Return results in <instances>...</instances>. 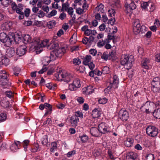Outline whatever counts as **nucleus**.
I'll return each instance as SVG.
<instances>
[{"mask_svg":"<svg viewBox=\"0 0 160 160\" xmlns=\"http://www.w3.org/2000/svg\"><path fill=\"white\" fill-rule=\"evenodd\" d=\"M65 52V49L64 47L59 48H58L56 49L53 50L50 52V60L48 61V62L55 60L57 58L61 57Z\"/></svg>","mask_w":160,"mask_h":160,"instance_id":"f257e3e1","label":"nucleus"},{"mask_svg":"<svg viewBox=\"0 0 160 160\" xmlns=\"http://www.w3.org/2000/svg\"><path fill=\"white\" fill-rule=\"evenodd\" d=\"M116 54V52L112 50L111 51L109 52V53H108L109 59H111L113 58H115Z\"/></svg>","mask_w":160,"mask_h":160,"instance_id":"37998d69","label":"nucleus"},{"mask_svg":"<svg viewBox=\"0 0 160 160\" xmlns=\"http://www.w3.org/2000/svg\"><path fill=\"white\" fill-rule=\"evenodd\" d=\"M69 8V4L67 2L65 3H63L62 4V8L61 9L62 12L64 11H67L68 9Z\"/></svg>","mask_w":160,"mask_h":160,"instance_id":"f704fd0d","label":"nucleus"},{"mask_svg":"<svg viewBox=\"0 0 160 160\" xmlns=\"http://www.w3.org/2000/svg\"><path fill=\"white\" fill-rule=\"evenodd\" d=\"M44 108L48 109L46 111V112L44 114V116L47 115L48 114H51V112L52 111V106L49 104L46 103L44 104Z\"/></svg>","mask_w":160,"mask_h":160,"instance_id":"412c9836","label":"nucleus"},{"mask_svg":"<svg viewBox=\"0 0 160 160\" xmlns=\"http://www.w3.org/2000/svg\"><path fill=\"white\" fill-rule=\"evenodd\" d=\"M20 146V142L19 141H15L14 143L12 144L10 147V149L12 151L15 152L17 151L18 149H19Z\"/></svg>","mask_w":160,"mask_h":160,"instance_id":"a211bd4d","label":"nucleus"},{"mask_svg":"<svg viewBox=\"0 0 160 160\" xmlns=\"http://www.w3.org/2000/svg\"><path fill=\"white\" fill-rule=\"evenodd\" d=\"M29 142L30 141L28 140H25L23 141V145L25 150L27 149V146L28 145Z\"/></svg>","mask_w":160,"mask_h":160,"instance_id":"4d7b16f0","label":"nucleus"},{"mask_svg":"<svg viewBox=\"0 0 160 160\" xmlns=\"http://www.w3.org/2000/svg\"><path fill=\"white\" fill-rule=\"evenodd\" d=\"M145 105H149V108H148L149 109L150 111H151L152 110L154 109L155 104L154 102H147Z\"/></svg>","mask_w":160,"mask_h":160,"instance_id":"ea45409f","label":"nucleus"},{"mask_svg":"<svg viewBox=\"0 0 160 160\" xmlns=\"http://www.w3.org/2000/svg\"><path fill=\"white\" fill-rule=\"evenodd\" d=\"M153 84L156 85H160V78L159 77L154 78L152 82V85H153Z\"/></svg>","mask_w":160,"mask_h":160,"instance_id":"e433bc0d","label":"nucleus"},{"mask_svg":"<svg viewBox=\"0 0 160 160\" xmlns=\"http://www.w3.org/2000/svg\"><path fill=\"white\" fill-rule=\"evenodd\" d=\"M104 6L102 3L98 5L97 7L95 9V12H99L100 13H103L104 12L103 9Z\"/></svg>","mask_w":160,"mask_h":160,"instance_id":"a878e982","label":"nucleus"},{"mask_svg":"<svg viewBox=\"0 0 160 160\" xmlns=\"http://www.w3.org/2000/svg\"><path fill=\"white\" fill-rule=\"evenodd\" d=\"M92 35L89 36V38H88L89 44H91L94 41L95 38Z\"/></svg>","mask_w":160,"mask_h":160,"instance_id":"680f3d73","label":"nucleus"},{"mask_svg":"<svg viewBox=\"0 0 160 160\" xmlns=\"http://www.w3.org/2000/svg\"><path fill=\"white\" fill-rule=\"evenodd\" d=\"M12 9L15 10L18 13H23V5L21 4H19L17 5L15 3L12 4Z\"/></svg>","mask_w":160,"mask_h":160,"instance_id":"f8f14e48","label":"nucleus"},{"mask_svg":"<svg viewBox=\"0 0 160 160\" xmlns=\"http://www.w3.org/2000/svg\"><path fill=\"white\" fill-rule=\"evenodd\" d=\"M11 33L10 32L8 35L4 32L0 33V41L5 43V45L7 46H9L12 44V38L11 36Z\"/></svg>","mask_w":160,"mask_h":160,"instance_id":"20e7f679","label":"nucleus"},{"mask_svg":"<svg viewBox=\"0 0 160 160\" xmlns=\"http://www.w3.org/2000/svg\"><path fill=\"white\" fill-rule=\"evenodd\" d=\"M8 75L7 74L6 72L4 70H2L0 72V77L1 79H6L7 81L5 82L6 83L7 82L8 80H7V78Z\"/></svg>","mask_w":160,"mask_h":160,"instance_id":"c85d7f7f","label":"nucleus"},{"mask_svg":"<svg viewBox=\"0 0 160 160\" xmlns=\"http://www.w3.org/2000/svg\"><path fill=\"white\" fill-rule=\"evenodd\" d=\"M15 54V51L13 48H8L6 50V56L8 58H11L13 57Z\"/></svg>","mask_w":160,"mask_h":160,"instance_id":"f3484780","label":"nucleus"},{"mask_svg":"<svg viewBox=\"0 0 160 160\" xmlns=\"http://www.w3.org/2000/svg\"><path fill=\"white\" fill-rule=\"evenodd\" d=\"M79 118L76 116H72L70 119L71 125L73 127H76L79 122Z\"/></svg>","mask_w":160,"mask_h":160,"instance_id":"dca6fc26","label":"nucleus"},{"mask_svg":"<svg viewBox=\"0 0 160 160\" xmlns=\"http://www.w3.org/2000/svg\"><path fill=\"white\" fill-rule=\"evenodd\" d=\"M99 132L104 134L110 132V128L108 125L105 122H101L98 125Z\"/></svg>","mask_w":160,"mask_h":160,"instance_id":"0eeeda50","label":"nucleus"},{"mask_svg":"<svg viewBox=\"0 0 160 160\" xmlns=\"http://www.w3.org/2000/svg\"><path fill=\"white\" fill-rule=\"evenodd\" d=\"M148 7H149V9L148 10H149L150 12H152L155 9V7L154 5L151 2H150L149 3V6Z\"/></svg>","mask_w":160,"mask_h":160,"instance_id":"603ef678","label":"nucleus"},{"mask_svg":"<svg viewBox=\"0 0 160 160\" xmlns=\"http://www.w3.org/2000/svg\"><path fill=\"white\" fill-rule=\"evenodd\" d=\"M108 101V99L106 98L100 99L98 102L100 103L104 104L106 103Z\"/></svg>","mask_w":160,"mask_h":160,"instance_id":"bf43d9fd","label":"nucleus"},{"mask_svg":"<svg viewBox=\"0 0 160 160\" xmlns=\"http://www.w3.org/2000/svg\"><path fill=\"white\" fill-rule=\"evenodd\" d=\"M101 58L102 59L105 60H107L108 59H109L108 52H104L102 55L101 56Z\"/></svg>","mask_w":160,"mask_h":160,"instance_id":"49530a36","label":"nucleus"},{"mask_svg":"<svg viewBox=\"0 0 160 160\" xmlns=\"http://www.w3.org/2000/svg\"><path fill=\"white\" fill-rule=\"evenodd\" d=\"M66 14L64 12H63L60 14L59 18L61 20H63L66 18Z\"/></svg>","mask_w":160,"mask_h":160,"instance_id":"338daca9","label":"nucleus"},{"mask_svg":"<svg viewBox=\"0 0 160 160\" xmlns=\"http://www.w3.org/2000/svg\"><path fill=\"white\" fill-rule=\"evenodd\" d=\"M45 13L42 11L40 10L36 14L39 18H43L45 15Z\"/></svg>","mask_w":160,"mask_h":160,"instance_id":"a18cd8bd","label":"nucleus"},{"mask_svg":"<svg viewBox=\"0 0 160 160\" xmlns=\"http://www.w3.org/2000/svg\"><path fill=\"white\" fill-rule=\"evenodd\" d=\"M30 12V10L29 8H26L24 10V14L26 17H28L29 16Z\"/></svg>","mask_w":160,"mask_h":160,"instance_id":"e2e57ef3","label":"nucleus"},{"mask_svg":"<svg viewBox=\"0 0 160 160\" xmlns=\"http://www.w3.org/2000/svg\"><path fill=\"white\" fill-rule=\"evenodd\" d=\"M51 146L52 147L50 148V151L51 152H53L57 149V144L56 142H53L52 143Z\"/></svg>","mask_w":160,"mask_h":160,"instance_id":"a19ab883","label":"nucleus"},{"mask_svg":"<svg viewBox=\"0 0 160 160\" xmlns=\"http://www.w3.org/2000/svg\"><path fill=\"white\" fill-rule=\"evenodd\" d=\"M112 82L111 81L109 85L104 90L105 93L106 94L109 93L113 89L118 88L119 84V79L116 75H114L112 78Z\"/></svg>","mask_w":160,"mask_h":160,"instance_id":"7ed1b4c3","label":"nucleus"},{"mask_svg":"<svg viewBox=\"0 0 160 160\" xmlns=\"http://www.w3.org/2000/svg\"><path fill=\"white\" fill-rule=\"evenodd\" d=\"M79 138L83 143L85 142L88 140V137L86 135H83L82 136H80Z\"/></svg>","mask_w":160,"mask_h":160,"instance_id":"58836bf2","label":"nucleus"},{"mask_svg":"<svg viewBox=\"0 0 160 160\" xmlns=\"http://www.w3.org/2000/svg\"><path fill=\"white\" fill-rule=\"evenodd\" d=\"M138 155L136 153L133 152H130L127 153L126 159L127 160L138 158Z\"/></svg>","mask_w":160,"mask_h":160,"instance_id":"6ab92c4d","label":"nucleus"},{"mask_svg":"<svg viewBox=\"0 0 160 160\" xmlns=\"http://www.w3.org/2000/svg\"><path fill=\"white\" fill-rule=\"evenodd\" d=\"M82 42L83 44H86L88 43H89L88 38L86 37H84V38L82 39Z\"/></svg>","mask_w":160,"mask_h":160,"instance_id":"774afa93","label":"nucleus"},{"mask_svg":"<svg viewBox=\"0 0 160 160\" xmlns=\"http://www.w3.org/2000/svg\"><path fill=\"white\" fill-rule=\"evenodd\" d=\"M68 14L71 15V17L72 16L73 13V9L72 7H69L67 11Z\"/></svg>","mask_w":160,"mask_h":160,"instance_id":"052dcab7","label":"nucleus"},{"mask_svg":"<svg viewBox=\"0 0 160 160\" xmlns=\"http://www.w3.org/2000/svg\"><path fill=\"white\" fill-rule=\"evenodd\" d=\"M58 44L56 42H53L47 46V48L50 50H54L58 48Z\"/></svg>","mask_w":160,"mask_h":160,"instance_id":"2f4dec72","label":"nucleus"},{"mask_svg":"<svg viewBox=\"0 0 160 160\" xmlns=\"http://www.w3.org/2000/svg\"><path fill=\"white\" fill-rule=\"evenodd\" d=\"M3 25L6 30H8L10 29L12 27V23L10 22H6L4 23Z\"/></svg>","mask_w":160,"mask_h":160,"instance_id":"4c0bfd02","label":"nucleus"},{"mask_svg":"<svg viewBox=\"0 0 160 160\" xmlns=\"http://www.w3.org/2000/svg\"><path fill=\"white\" fill-rule=\"evenodd\" d=\"M26 49V47L25 45H22L18 47L17 49V54L19 56L24 55L27 51Z\"/></svg>","mask_w":160,"mask_h":160,"instance_id":"2eb2a0df","label":"nucleus"},{"mask_svg":"<svg viewBox=\"0 0 160 160\" xmlns=\"http://www.w3.org/2000/svg\"><path fill=\"white\" fill-rule=\"evenodd\" d=\"M11 36L12 37V38L13 39L12 40V43L15 42L16 44H17L21 42L22 39V37L19 33H14L11 32Z\"/></svg>","mask_w":160,"mask_h":160,"instance_id":"ddd939ff","label":"nucleus"},{"mask_svg":"<svg viewBox=\"0 0 160 160\" xmlns=\"http://www.w3.org/2000/svg\"><path fill=\"white\" fill-rule=\"evenodd\" d=\"M48 137L47 135H45L43 136L42 140V144L45 145L47 144L48 142Z\"/></svg>","mask_w":160,"mask_h":160,"instance_id":"5fc2aeb1","label":"nucleus"},{"mask_svg":"<svg viewBox=\"0 0 160 160\" xmlns=\"http://www.w3.org/2000/svg\"><path fill=\"white\" fill-rule=\"evenodd\" d=\"M91 134L94 137H98L99 135V129L96 127L92 128L90 130Z\"/></svg>","mask_w":160,"mask_h":160,"instance_id":"aec40b11","label":"nucleus"},{"mask_svg":"<svg viewBox=\"0 0 160 160\" xmlns=\"http://www.w3.org/2000/svg\"><path fill=\"white\" fill-rule=\"evenodd\" d=\"M83 5L82 6L83 9L85 11L87 9H88V4H87L86 1L85 0H84L83 1Z\"/></svg>","mask_w":160,"mask_h":160,"instance_id":"13d9d810","label":"nucleus"},{"mask_svg":"<svg viewBox=\"0 0 160 160\" xmlns=\"http://www.w3.org/2000/svg\"><path fill=\"white\" fill-rule=\"evenodd\" d=\"M6 118L7 116L6 114L2 113L0 114V122H3L4 121Z\"/></svg>","mask_w":160,"mask_h":160,"instance_id":"09e8293b","label":"nucleus"},{"mask_svg":"<svg viewBox=\"0 0 160 160\" xmlns=\"http://www.w3.org/2000/svg\"><path fill=\"white\" fill-rule=\"evenodd\" d=\"M9 59L6 57H2L0 62L1 64L6 66L8 65L9 63Z\"/></svg>","mask_w":160,"mask_h":160,"instance_id":"7c9ffc66","label":"nucleus"},{"mask_svg":"<svg viewBox=\"0 0 160 160\" xmlns=\"http://www.w3.org/2000/svg\"><path fill=\"white\" fill-rule=\"evenodd\" d=\"M81 63L80 59L78 58H74L73 60V63L76 65H78Z\"/></svg>","mask_w":160,"mask_h":160,"instance_id":"8fccbe9b","label":"nucleus"},{"mask_svg":"<svg viewBox=\"0 0 160 160\" xmlns=\"http://www.w3.org/2000/svg\"><path fill=\"white\" fill-rule=\"evenodd\" d=\"M55 21L54 20H52L48 22V26L49 28H52L55 26Z\"/></svg>","mask_w":160,"mask_h":160,"instance_id":"79ce46f5","label":"nucleus"},{"mask_svg":"<svg viewBox=\"0 0 160 160\" xmlns=\"http://www.w3.org/2000/svg\"><path fill=\"white\" fill-rule=\"evenodd\" d=\"M96 31L95 30H92L88 29L85 32H84V34L86 36H89L91 34L93 35H95L97 34Z\"/></svg>","mask_w":160,"mask_h":160,"instance_id":"72a5a7b5","label":"nucleus"},{"mask_svg":"<svg viewBox=\"0 0 160 160\" xmlns=\"http://www.w3.org/2000/svg\"><path fill=\"white\" fill-rule=\"evenodd\" d=\"M132 2L129 4L126 3L125 4V11L127 13L131 14L132 11L136 9V5L134 2V0H132Z\"/></svg>","mask_w":160,"mask_h":160,"instance_id":"6e6552de","label":"nucleus"},{"mask_svg":"<svg viewBox=\"0 0 160 160\" xmlns=\"http://www.w3.org/2000/svg\"><path fill=\"white\" fill-rule=\"evenodd\" d=\"M92 57L90 55H87L86 56L85 58L84 59L82 63L85 65H88L89 62H90L91 60Z\"/></svg>","mask_w":160,"mask_h":160,"instance_id":"c756f323","label":"nucleus"},{"mask_svg":"<svg viewBox=\"0 0 160 160\" xmlns=\"http://www.w3.org/2000/svg\"><path fill=\"white\" fill-rule=\"evenodd\" d=\"M146 131L148 135L151 137L157 136L158 133V129L152 126H148L146 129Z\"/></svg>","mask_w":160,"mask_h":160,"instance_id":"423d86ee","label":"nucleus"},{"mask_svg":"<svg viewBox=\"0 0 160 160\" xmlns=\"http://www.w3.org/2000/svg\"><path fill=\"white\" fill-rule=\"evenodd\" d=\"M133 59L127 55H122V56L120 63L122 65L124 66V68L128 70L132 67Z\"/></svg>","mask_w":160,"mask_h":160,"instance_id":"f03ea898","label":"nucleus"},{"mask_svg":"<svg viewBox=\"0 0 160 160\" xmlns=\"http://www.w3.org/2000/svg\"><path fill=\"white\" fill-rule=\"evenodd\" d=\"M5 94L7 97L10 98H11L13 96L12 92L10 91L5 92Z\"/></svg>","mask_w":160,"mask_h":160,"instance_id":"6e6d98bb","label":"nucleus"},{"mask_svg":"<svg viewBox=\"0 0 160 160\" xmlns=\"http://www.w3.org/2000/svg\"><path fill=\"white\" fill-rule=\"evenodd\" d=\"M0 141V150H3L6 148V144L5 143H2Z\"/></svg>","mask_w":160,"mask_h":160,"instance_id":"0e129e2a","label":"nucleus"},{"mask_svg":"<svg viewBox=\"0 0 160 160\" xmlns=\"http://www.w3.org/2000/svg\"><path fill=\"white\" fill-rule=\"evenodd\" d=\"M146 160H154V157L153 155L152 154H148L146 156Z\"/></svg>","mask_w":160,"mask_h":160,"instance_id":"3c124183","label":"nucleus"},{"mask_svg":"<svg viewBox=\"0 0 160 160\" xmlns=\"http://www.w3.org/2000/svg\"><path fill=\"white\" fill-rule=\"evenodd\" d=\"M109 72V67L107 66H105L103 68L101 72L102 74L103 73V74H105L108 73Z\"/></svg>","mask_w":160,"mask_h":160,"instance_id":"c03bdc74","label":"nucleus"},{"mask_svg":"<svg viewBox=\"0 0 160 160\" xmlns=\"http://www.w3.org/2000/svg\"><path fill=\"white\" fill-rule=\"evenodd\" d=\"M73 116H76L78 118L79 117L80 118H83V115L81 112L78 111L76 112L75 115H73Z\"/></svg>","mask_w":160,"mask_h":160,"instance_id":"69168bd1","label":"nucleus"},{"mask_svg":"<svg viewBox=\"0 0 160 160\" xmlns=\"http://www.w3.org/2000/svg\"><path fill=\"white\" fill-rule=\"evenodd\" d=\"M55 77L58 79V80H62L64 78V74L62 71L59 70L55 74Z\"/></svg>","mask_w":160,"mask_h":160,"instance_id":"393cba45","label":"nucleus"},{"mask_svg":"<svg viewBox=\"0 0 160 160\" xmlns=\"http://www.w3.org/2000/svg\"><path fill=\"white\" fill-rule=\"evenodd\" d=\"M80 86V80L78 79H76L73 81L72 84L69 85V88L71 90L73 91L76 90L77 88Z\"/></svg>","mask_w":160,"mask_h":160,"instance_id":"9b49d317","label":"nucleus"},{"mask_svg":"<svg viewBox=\"0 0 160 160\" xmlns=\"http://www.w3.org/2000/svg\"><path fill=\"white\" fill-rule=\"evenodd\" d=\"M133 30L134 34L136 35L137 34L141 31L143 32V29H146V27L144 25L141 26L138 19L135 20L133 24Z\"/></svg>","mask_w":160,"mask_h":160,"instance_id":"39448f33","label":"nucleus"},{"mask_svg":"<svg viewBox=\"0 0 160 160\" xmlns=\"http://www.w3.org/2000/svg\"><path fill=\"white\" fill-rule=\"evenodd\" d=\"M150 2H143L141 4V7L142 9H147V10H149L148 7L149 6V3Z\"/></svg>","mask_w":160,"mask_h":160,"instance_id":"c9c22d12","label":"nucleus"},{"mask_svg":"<svg viewBox=\"0 0 160 160\" xmlns=\"http://www.w3.org/2000/svg\"><path fill=\"white\" fill-rule=\"evenodd\" d=\"M92 115L93 118H98L101 115V112L97 109L95 108L92 111Z\"/></svg>","mask_w":160,"mask_h":160,"instance_id":"cd10ccee","label":"nucleus"},{"mask_svg":"<svg viewBox=\"0 0 160 160\" xmlns=\"http://www.w3.org/2000/svg\"><path fill=\"white\" fill-rule=\"evenodd\" d=\"M72 79V75L69 73L66 72L64 73V78L63 79V81H64L65 82H66L67 83H68Z\"/></svg>","mask_w":160,"mask_h":160,"instance_id":"5701e85b","label":"nucleus"},{"mask_svg":"<svg viewBox=\"0 0 160 160\" xmlns=\"http://www.w3.org/2000/svg\"><path fill=\"white\" fill-rule=\"evenodd\" d=\"M149 60L147 58L143 59L142 62V67L146 69L149 68Z\"/></svg>","mask_w":160,"mask_h":160,"instance_id":"b1692460","label":"nucleus"},{"mask_svg":"<svg viewBox=\"0 0 160 160\" xmlns=\"http://www.w3.org/2000/svg\"><path fill=\"white\" fill-rule=\"evenodd\" d=\"M133 139L131 138H127L124 142V145L128 147H132L133 145Z\"/></svg>","mask_w":160,"mask_h":160,"instance_id":"4be33fe9","label":"nucleus"},{"mask_svg":"<svg viewBox=\"0 0 160 160\" xmlns=\"http://www.w3.org/2000/svg\"><path fill=\"white\" fill-rule=\"evenodd\" d=\"M152 87L151 88L152 90L154 93H158L160 91V85H156L153 84L152 85Z\"/></svg>","mask_w":160,"mask_h":160,"instance_id":"bb28decb","label":"nucleus"},{"mask_svg":"<svg viewBox=\"0 0 160 160\" xmlns=\"http://www.w3.org/2000/svg\"><path fill=\"white\" fill-rule=\"evenodd\" d=\"M23 42L24 43H38L39 41V38H34L32 40L31 37L28 34L25 35L23 37Z\"/></svg>","mask_w":160,"mask_h":160,"instance_id":"1a4fd4ad","label":"nucleus"},{"mask_svg":"<svg viewBox=\"0 0 160 160\" xmlns=\"http://www.w3.org/2000/svg\"><path fill=\"white\" fill-rule=\"evenodd\" d=\"M86 12L83 9H82L80 8H78L76 9V13L79 15L82 14Z\"/></svg>","mask_w":160,"mask_h":160,"instance_id":"de8ad7c7","label":"nucleus"},{"mask_svg":"<svg viewBox=\"0 0 160 160\" xmlns=\"http://www.w3.org/2000/svg\"><path fill=\"white\" fill-rule=\"evenodd\" d=\"M119 117L123 121L127 120L129 118V114L128 112L124 109H121L119 112Z\"/></svg>","mask_w":160,"mask_h":160,"instance_id":"9d476101","label":"nucleus"},{"mask_svg":"<svg viewBox=\"0 0 160 160\" xmlns=\"http://www.w3.org/2000/svg\"><path fill=\"white\" fill-rule=\"evenodd\" d=\"M153 116L156 119H160V108L154 110L153 112Z\"/></svg>","mask_w":160,"mask_h":160,"instance_id":"473e14b6","label":"nucleus"},{"mask_svg":"<svg viewBox=\"0 0 160 160\" xmlns=\"http://www.w3.org/2000/svg\"><path fill=\"white\" fill-rule=\"evenodd\" d=\"M109 16L110 17L114 16L116 13V12L113 9L111 8L108 10Z\"/></svg>","mask_w":160,"mask_h":160,"instance_id":"864d4df0","label":"nucleus"},{"mask_svg":"<svg viewBox=\"0 0 160 160\" xmlns=\"http://www.w3.org/2000/svg\"><path fill=\"white\" fill-rule=\"evenodd\" d=\"M40 40L39 39V41L38 43H35V47L38 50H41L42 48L43 47H45L46 46L48 43V40L47 39H45L42 41H41V42H40Z\"/></svg>","mask_w":160,"mask_h":160,"instance_id":"4468645a","label":"nucleus"}]
</instances>
